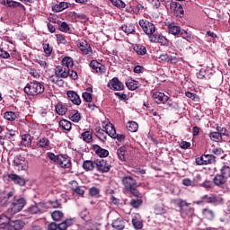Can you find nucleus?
<instances>
[{"label":"nucleus","mask_w":230,"mask_h":230,"mask_svg":"<svg viewBox=\"0 0 230 230\" xmlns=\"http://www.w3.org/2000/svg\"><path fill=\"white\" fill-rule=\"evenodd\" d=\"M8 204H11V206L7 209V215L8 217H13L19 211H22V208L26 206V199L24 198L15 199V195L11 191L4 194L0 200V206H8Z\"/></svg>","instance_id":"f257e3e1"},{"label":"nucleus","mask_w":230,"mask_h":230,"mask_svg":"<svg viewBox=\"0 0 230 230\" xmlns=\"http://www.w3.org/2000/svg\"><path fill=\"white\" fill-rule=\"evenodd\" d=\"M122 184L126 190V191H128V193H131L134 197H137L139 199L141 197V193L139 190H137V188H139V185L137 184V181L135 180L132 176H124L122 178Z\"/></svg>","instance_id":"f03ea898"},{"label":"nucleus","mask_w":230,"mask_h":230,"mask_svg":"<svg viewBox=\"0 0 230 230\" xmlns=\"http://www.w3.org/2000/svg\"><path fill=\"white\" fill-rule=\"evenodd\" d=\"M44 84H42V83L34 81L26 84L24 93L30 96H39V94L44 93Z\"/></svg>","instance_id":"7ed1b4c3"},{"label":"nucleus","mask_w":230,"mask_h":230,"mask_svg":"<svg viewBox=\"0 0 230 230\" xmlns=\"http://www.w3.org/2000/svg\"><path fill=\"white\" fill-rule=\"evenodd\" d=\"M55 75H58L60 78H67V76H70L72 80H78V74L76 72L64 66H57Z\"/></svg>","instance_id":"20e7f679"},{"label":"nucleus","mask_w":230,"mask_h":230,"mask_svg":"<svg viewBox=\"0 0 230 230\" xmlns=\"http://www.w3.org/2000/svg\"><path fill=\"white\" fill-rule=\"evenodd\" d=\"M0 220H7V223H5V229L7 230H21L22 227H24V222L22 220H14L10 221V217L8 216H2L0 217Z\"/></svg>","instance_id":"39448f33"},{"label":"nucleus","mask_w":230,"mask_h":230,"mask_svg":"<svg viewBox=\"0 0 230 230\" xmlns=\"http://www.w3.org/2000/svg\"><path fill=\"white\" fill-rule=\"evenodd\" d=\"M13 164L15 170H18V172H22V171L26 172V170H28L30 165L28 160H26V157L21 155H18L14 157Z\"/></svg>","instance_id":"423d86ee"},{"label":"nucleus","mask_w":230,"mask_h":230,"mask_svg":"<svg viewBox=\"0 0 230 230\" xmlns=\"http://www.w3.org/2000/svg\"><path fill=\"white\" fill-rule=\"evenodd\" d=\"M168 31L169 33H171V35H179L180 37H181V39H185V40H188V39H191V35L190 34V32L181 30V27L173 23L168 25Z\"/></svg>","instance_id":"0eeeda50"},{"label":"nucleus","mask_w":230,"mask_h":230,"mask_svg":"<svg viewBox=\"0 0 230 230\" xmlns=\"http://www.w3.org/2000/svg\"><path fill=\"white\" fill-rule=\"evenodd\" d=\"M49 209L48 204L44 202L35 203L27 208V212L31 215H42V213H46Z\"/></svg>","instance_id":"6e6552de"},{"label":"nucleus","mask_w":230,"mask_h":230,"mask_svg":"<svg viewBox=\"0 0 230 230\" xmlns=\"http://www.w3.org/2000/svg\"><path fill=\"white\" fill-rule=\"evenodd\" d=\"M104 130L110 137H112V139H118L119 142L125 141V135L123 134H117L116 133V128H114V125L111 123H108L104 127Z\"/></svg>","instance_id":"1a4fd4ad"},{"label":"nucleus","mask_w":230,"mask_h":230,"mask_svg":"<svg viewBox=\"0 0 230 230\" xmlns=\"http://www.w3.org/2000/svg\"><path fill=\"white\" fill-rule=\"evenodd\" d=\"M138 24L146 35H149L150 37L155 33V25H154V23L150 22L148 20L142 19L138 22Z\"/></svg>","instance_id":"9d476101"},{"label":"nucleus","mask_w":230,"mask_h":230,"mask_svg":"<svg viewBox=\"0 0 230 230\" xmlns=\"http://www.w3.org/2000/svg\"><path fill=\"white\" fill-rule=\"evenodd\" d=\"M7 181H9V182H13V184H17L18 186H24L26 184V180L15 173L7 174Z\"/></svg>","instance_id":"9b49d317"},{"label":"nucleus","mask_w":230,"mask_h":230,"mask_svg":"<svg viewBox=\"0 0 230 230\" xmlns=\"http://www.w3.org/2000/svg\"><path fill=\"white\" fill-rule=\"evenodd\" d=\"M108 87L112 91H123V89H125V85L119 81V79H118V77H113L108 83Z\"/></svg>","instance_id":"f8f14e48"},{"label":"nucleus","mask_w":230,"mask_h":230,"mask_svg":"<svg viewBox=\"0 0 230 230\" xmlns=\"http://www.w3.org/2000/svg\"><path fill=\"white\" fill-rule=\"evenodd\" d=\"M57 164L61 168H71V158L66 155H59Z\"/></svg>","instance_id":"ddd939ff"},{"label":"nucleus","mask_w":230,"mask_h":230,"mask_svg":"<svg viewBox=\"0 0 230 230\" xmlns=\"http://www.w3.org/2000/svg\"><path fill=\"white\" fill-rule=\"evenodd\" d=\"M95 166L99 172H102V173H107V172H109L111 168V163L105 159L97 161Z\"/></svg>","instance_id":"4468645a"},{"label":"nucleus","mask_w":230,"mask_h":230,"mask_svg":"<svg viewBox=\"0 0 230 230\" xmlns=\"http://www.w3.org/2000/svg\"><path fill=\"white\" fill-rule=\"evenodd\" d=\"M150 42H157L158 44H161L162 46H168L169 41L166 37L161 35V34H154L149 36Z\"/></svg>","instance_id":"2eb2a0df"},{"label":"nucleus","mask_w":230,"mask_h":230,"mask_svg":"<svg viewBox=\"0 0 230 230\" xmlns=\"http://www.w3.org/2000/svg\"><path fill=\"white\" fill-rule=\"evenodd\" d=\"M170 8L175 15H184V9L182 8V4L179 2L172 1L170 3Z\"/></svg>","instance_id":"dca6fc26"},{"label":"nucleus","mask_w":230,"mask_h":230,"mask_svg":"<svg viewBox=\"0 0 230 230\" xmlns=\"http://www.w3.org/2000/svg\"><path fill=\"white\" fill-rule=\"evenodd\" d=\"M153 100H155V103L161 104V103H166L168 102L169 97L164 94V93L161 92H155L153 93Z\"/></svg>","instance_id":"f3484780"},{"label":"nucleus","mask_w":230,"mask_h":230,"mask_svg":"<svg viewBox=\"0 0 230 230\" xmlns=\"http://www.w3.org/2000/svg\"><path fill=\"white\" fill-rule=\"evenodd\" d=\"M78 48L84 55H88V57L93 55V49L91 48V45L87 44V41L80 42Z\"/></svg>","instance_id":"a211bd4d"},{"label":"nucleus","mask_w":230,"mask_h":230,"mask_svg":"<svg viewBox=\"0 0 230 230\" xmlns=\"http://www.w3.org/2000/svg\"><path fill=\"white\" fill-rule=\"evenodd\" d=\"M67 97L74 105H80L82 103V100L80 99V96L76 94V92L68 91L67 92Z\"/></svg>","instance_id":"6ab92c4d"},{"label":"nucleus","mask_w":230,"mask_h":230,"mask_svg":"<svg viewBox=\"0 0 230 230\" xmlns=\"http://www.w3.org/2000/svg\"><path fill=\"white\" fill-rule=\"evenodd\" d=\"M93 150L95 152L96 155H98L99 157H108L109 156V150L102 148L98 145H93Z\"/></svg>","instance_id":"aec40b11"},{"label":"nucleus","mask_w":230,"mask_h":230,"mask_svg":"<svg viewBox=\"0 0 230 230\" xmlns=\"http://www.w3.org/2000/svg\"><path fill=\"white\" fill-rule=\"evenodd\" d=\"M90 67L93 69L96 73H104L105 72V66L102 65L96 60H92L90 63Z\"/></svg>","instance_id":"412c9836"},{"label":"nucleus","mask_w":230,"mask_h":230,"mask_svg":"<svg viewBox=\"0 0 230 230\" xmlns=\"http://www.w3.org/2000/svg\"><path fill=\"white\" fill-rule=\"evenodd\" d=\"M213 182L215 186L222 188V186L227 182V180L223 176V174H217L213 179Z\"/></svg>","instance_id":"4be33fe9"},{"label":"nucleus","mask_w":230,"mask_h":230,"mask_svg":"<svg viewBox=\"0 0 230 230\" xmlns=\"http://www.w3.org/2000/svg\"><path fill=\"white\" fill-rule=\"evenodd\" d=\"M195 213V208L187 207L181 210V218H190V217H193Z\"/></svg>","instance_id":"5701e85b"},{"label":"nucleus","mask_w":230,"mask_h":230,"mask_svg":"<svg viewBox=\"0 0 230 230\" xmlns=\"http://www.w3.org/2000/svg\"><path fill=\"white\" fill-rule=\"evenodd\" d=\"M62 66L60 67H65L66 69H69V67H73L75 66V62L73 61V58L66 57L61 61Z\"/></svg>","instance_id":"b1692460"},{"label":"nucleus","mask_w":230,"mask_h":230,"mask_svg":"<svg viewBox=\"0 0 230 230\" xmlns=\"http://www.w3.org/2000/svg\"><path fill=\"white\" fill-rule=\"evenodd\" d=\"M56 112L59 115V116H64L66 115V112H67V104H64L62 102H58L56 105Z\"/></svg>","instance_id":"393cba45"},{"label":"nucleus","mask_w":230,"mask_h":230,"mask_svg":"<svg viewBox=\"0 0 230 230\" xmlns=\"http://www.w3.org/2000/svg\"><path fill=\"white\" fill-rule=\"evenodd\" d=\"M49 81L52 84H55L56 85H58V87H64L65 82L63 79H61L60 75H58L50 76Z\"/></svg>","instance_id":"a878e982"},{"label":"nucleus","mask_w":230,"mask_h":230,"mask_svg":"<svg viewBox=\"0 0 230 230\" xmlns=\"http://www.w3.org/2000/svg\"><path fill=\"white\" fill-rule=\"evenodd\" d=\"M112 227L117 230L125 229V221L121 218H117L111 224Z\"/></svg>","instance_id":"bb28decb"},{"label":"nucleus","mask_w":230,"mask_h":230,"mask_svg":"<svg viewBox=\"0 0 230 230\" xmlns=\"http://www.w3.org/2000/svg\"><path fill=\"white\" fill-rule=\"evenodd\" d=\"M66 8H69V4L66 2H61L59 4H55L52 7L53 12H63V10H66Z\"/></svg>","instance_id":"cd10ccee"},{"label":"nucleus","mask_w":230,"mask_h":230,"mask_svg":"<svg viewBox=\"0 0 230 230\" xmlns=\"http://www.w3.org/2000/svg\"><path fill=\"white\" fill-rule=\"evenodd\" d=\"M83 168L86 172H91L96 168V163L91 160H86L83 163Z\"/></svg>","instance_id":"c85d7f7f"},{"label":"nucleus","mask_w":230,"mask_h":230,"mask_svg":"<svg viewBox=\"0 0 230 230\" xmlns=\"http://www.w3.org/2000/svg\"><path fill=\"white\" fill-rule=\"evenodd\" d=\"M121 30L124 33H127V35H130V33H134V31H136V27L132 23H127L121 26Z\"/></svg>","instance_id":"c756f323"},{"label":"nucleus","mask_w":230,"mask_h":230,"mask_svg":"<svg viewBox=\"0 0 230 230\" xmlns=\"http://www.w3.org/2000/svg\"><path fill=\"white\" fill-rule=\"evenodd\" d=\"M218 132H211L209 134V137L211 141H215L216 143H219V141H222V132L219 128H217Z\"/></svg>","instance_id":"7c9ffc66"},{"label":"nucleus","mask_w":230,"mask_h":230,"mask_svg":"<svg viewBox=\"0 0 230 230\" xmlns=\"http://www.w3.org/2000/svg\"><path fill=\"white\" fill-rule=\"evenodd\" d=\"M202 213L207 220H213L215 218V212L209 208H204Z\"/></svg>","instance_id":"2f4dec72"},{"label":"nucleus","mask_w":230,"mask_h":230,"mask_svg":"<svg viewBox=\"0 0 230 230\" xmlns=\"http://www.w3.org/2000/svg\"><path fill=\"white\" fill-rule=\"evenodd\" d=\"M127 128L129 132H137V128H139V125L136 121H128L127 123Z\"/></svg>","instance_id":"473e14b6"},{"label":"nucleus","mask_w":230,"mask_h":230,"mask_svg":"<svg viewBox=\"0 0 230 230\" xmlns=\"http://www.w3.org/2000/svg\"><path fill=\"white\" fill-rule=\"evenodd\" d=\"M51 217L55 222H58L64 218V213L60 210H55L51 213Z\"/></svg>","instance_id":"72a5a7b5"},{"label":"nucleus","mask_w":230,"mask_h":230,"mask_svg":"<svg viewBox=\"0 0 230 230\" xmlns=\"http://www.w3.org/2000/svg\"><path fill=\"white\" fill-rule=\"evenodd\" d=\"M69 226H73V220L72 219H66L59 225H58V229L59 230H66Z\"/></svg>","instance_id":"f704fd0d"},{"label":"nucleus","mask_w":230,"mask_h":230,"mask_svg":"<svg viewBox=\"0 0 230 230\" xmlns=\"http://www.w3.org/2000/svg\"><path fill=\"white\" fill-rule=\"evenodd\" d=\"M173 202L181 208V211H182V209H185L190 206V203H187L186 200L181 199H174Z\"/></svg>","instance_id":"c9c22d12"},{"label":"nucleus","mask_w":230,"mask_h":230,"mask_svg":"<svg viewBox=\"0 0 230 230\" xmlns=\"http://www.w3.org/2000/svg\"><path fill=\"white\" fill-rule=\"evenodd\" d=\"M59 127L63 130H71V122L67 119H62L59 121Z\"/></svg>","instance_id":"e433bc0d"},{"label":"nucleus","mask_w":230,"mask_h":230,"mask_svg":"<svg viewBox=\"0 0 230 230\" xmlns=\"http://www.w3.org/2000/svg\"><path fill=\"white\" fill-rule=\"evenodd\" d=\"M221 175H223V177L225 179H226V181H229L230 179V167L227 165H224L221 170Z\"/></svg>","instance_id":"4c0bfd02"},{"label":"nucleus","mask_w":230,"mask_h":230,"mask_svg":"<svg viewBox=\"0 0 230 230\" xmlns=\"http://www.w3.org/2000/svg\"><path fill=\"white\" fill-rule=\"evenodd\" d=\"M81 136L83 141H85V143H91L93 141V133H91V131H84Z\"/></svg>","instance_id":"58836bf2"},{"label":"nucleus","mask_w":230,"mask_h":230,"mask_svg":"<svg viewBox=\"0 0 230 230\" xmlns=\"http://www.w3.org/2000/svg\"><path fill=\"white\" fill-rule=\"evenodd\" d=\"M22 146H31V136L23 135L22 137Z\"/></svg>","instance_id":"ea45409f"},{"label":"nucleus","mask_w":230,"mask_h":230,"mask_svg":"<svg viewBox=\"0 0 230 230\" xmlns=\"http://www.w3.org/2000/svg\"><path fill=\"white\" fill-rule=\"evenodd\" d=\"M133 49L138 55H146V48L143 45H137L133 48Z\"/></svg>","instance_id":"a19ab883"},{"label":"nucleus","mask_w":230,"mask_h":230,"mask_svg":"<svg viewBox=\"0 0 230 230\" xmlns=\"http://www.w3.org/2000/svg\"><path fill=\"white\" fill-rule=\"evenodd\" d=\"M69 119L73 121L74 123H78L80 119H82V116L80 115V112L78 111H74L70 114Z\"/></svg>","instance_id":"79ce46f5"},{"label":"nucleus","mask_w":230,"mask_h":230,"mask_svg":"<svg viewBox=\"0 0 230 230\" xmlns=\"http://www.w3.org/2000/svg\"><path fill=\"white\" fill-rule=\"evenodd\" d=\"M126 85L129 91H136L137 89V83L132 79H128L126 81Z\"/></svg>","instance_id":"37998d69"},{"label":"nucleus","mask_w":230,"mask_h":230,"mask_svg":"<svg viewBox=\"0 0 230 230\" xmlns=\"http://www.w3.org/2000/svg\"><path fill=\"white\" fill-rule=\"evenodd\" d=\"M4 119L7 121H15L17 119V115L13 111H7L4 115Z\"/></svg>","instance_id":"c03bdc74"},{"label":"nucleus","mask_w":230,"mask_h":230,"mask_svg":"<svg viewBox=\"0 0 230 230\" xmlns=\"http://www.w3.org/2000/svg\"><path fill=\"white\" fill-rule=\"evenodd\" d=\"M89 195L91 197H93L94 199H100V197H101V195H100V189H98L96 187L90 188Z\"/></svg>","instance_id":"a18cd8bd"},{"label":"nucleus","mask_w":230,"mask_h":230,"mask_svg":"<svg viewBox=\"0 0 230 230\" xmlns=\"http://www.w3.org/2000/svg\"><path fill=\"white\" fill-rule=\"evenodd\" d=\"M203 158L205 164H213V163H215V159H217V157L213 155H203Z\"/></svg>","instance_id":"49530a36"},{"label":"nucleus","mask_w":230,"mask_h":230,"mask_svg":"<svg viewBox=\"0 0 230 230\" xmlns=\"http://www.w3.org/2000/svg\"><path fill=\"white\" fill-rule=\"evenodd\" d=\"M127 152V148L125 146L119 147L117 150V155L119 159V161H125V154Z\"/></svg>","instance_id":"de8ad7c7"},{"label":"nucleus","mask_w":230,"mask_h":230,"mask_svg":"<svg viewBox=\"0 0 230 230\" xmlns=\"http://www.w3.org/2000/svg\"><path fill=\"white\" fill-rule=\"evenodd\" d=\"M45 204L49 205V208H53L54 209H57V208H62V203L58 199L56 200H50Z\"/></svg>","instance_id":"09e8293b"},{"label":"nucleus","mask_w":230,"mask_h":230,"mask_svg":"<svg viewBox=\"0 0 230 230\" xmlns=\"http://www.w3.org/2000/svg\"><path fill=\"white\" fill-rule=\"evenodd\" d=\"M214 206H218V204H224V198L217 195L212 196V203Z\"/></svg>","instance_id":"8fccbe9b"},{"label":"nucleus","mask_w":230,"mask_h":230,"mask_svg":"<svg viewBox=\"0 0 230 230\" xmlns=\"http://www.w3.org/2000/svg\"><path fill=\"white\" fill-rule=\"evenodd\" d=\"M6 4L9 8H18L22 6V4L12 0H7Z\"/></svg>","instance_id":"3c124183"},{"label":"nucleus","mask_w":230,"mask_h":230,"mask_svg":"<svg viewBox=\"0 0 230 230\" xmlns=\"http://www.w3.org/2000/svg\"><path fill=\"white\" fill-rule=\"evenodd\" d=\"M38 146L40 148H46L47 146H49V140L46 137L40 139Z\"/></svg>","instance_id":"603ef678"},{"label":"nucleus","mask_w":230,"mask_h":230,"mask_svg":"<svg viewBox=\"0 0 230 230\" xmlns=\"http://www.w3.org/2000/svg\"><path fill=\"white\" fill-rule=\"evenodd\" d=\"M111 3L113 4V6H117V8H125L127 4H125V2L121 0H110Z\"/></svg>","instance_id":"864d4df0"},{"label":"nucleus","mask_w":230,"mask_h":230,"mask_svg":"<svg viewBox=\"0 0 230 230\" xmlns=\"http://www.w3.org/2000/svg\"><path fill=\"white\" fill-rule=\"evenodd\" d=\"M129 204L132 206V208H137L139 206H141V204H143V200L141 199H131Z\"/></svg>","instance_id":"5fc2aeb1"},{"label":"nucleus","mask_w":230,"mask_h":230,"mask_svg":"<svg viewBox=\"0 0 230 230\" xmlns=\"http://www.w3.org/2000/svg\"><path fill=\"white\" fill-rule=\"evenodd\" d=\"M43 49L47 57H49L53 53V48L49 46V43L43 44Z\"/></svg>","instance_id":"6e6d98bb"},{"label":"nucleus","mask_w":230,"mask_h":230,"mask_svg":"<svg viewBox=\"0 0 230 230\" xmlns=\"http://www.w3.org/2000/svg\"><path fill=\"white\" fill-rule=\"evenodd\" d=\"M200 182H202V176H200V174H197L192 180V184L193 186H200Z\"/></svg>","instance_id":"4d7b16f0"},{"label":"nucleus","mask_w":230,"mask_h":230,"mask_svg":"<svg viewBox=\"0 0 230 230\" xmlns=\"http://www.w3.org/2000/svg\"><path fill=\"white\" fill-rule=\"evenodd\" d=\"M60 31H65V33H67L71 29L69 28V24L67 22H63L59 26Z\"/></svg>","instance_id":"13d9d810"},{"label":"nucleus","mask_w":230,"mask_h":230,"mask_svg":"<svg viewBox=\"0 0 230 230\" xmlns=\"http://www.w3.org/2000/svg\"><path fill=\"white\" fill-rule=\"evenodd\" d=\"M83 99H84V102H86L87 103H90V102H93V95H92L90 93L84 92V93H83Z\"/></svg>","instance_id":"bf43d9fd"},{"label":"nucleus","mask_w":230,"mask_h":230,"mask_svg":"<svg viewBox=\"0 0 230 230\" xmlns=\"http://www.w3.org/2000/svg\"><path fill=\"white\" fill-rule=\"evenodd\" d=\"M132 224H133L135 229H142L143 228V222H141L137 219H133Z\"/></svg>","instance_id":"052dcab7"},{"label":"nucleus","mask_w":230,"mask_h":230,"mask_svg":"<svg viewBox=\"0 0 230 230\" xmlns=\"http://www.w3.org/2000/svg\"><path fill=\"white\" fill-rule=\"evenodd\" d=\"M213 195H214V194H210V195L206 194V195H204V196L201 198V199H202V200H205V202H207V204H211L212 201H213Z\"/></svg>","instance_id":"680f3d73"},{"label":"nucleus","mask_w":230,"mask_h":230,"mask_svg":"<svg viewBox=\"0 0 230 230\" xmlns=\"http://www.w3.org/2000/svg\"><path fill=\"white\" fill-rule=\"evenodd\" d=\"M197 76L199 80H204V78H206V69L201 68L197 74Z\"/></svg>","instance_id":"e2e57ef3"},{"label":"nucleus","mask_w":230,"mask_h":230,"mask_svg":"<svg viewBox=\"0 0 230 230\" xmlns=\"http://www.w3.org/2000/svg\"><path fill=\"white\" fill-rule=\"evenodd\" d=\"M47 155H48L49 159H50V161H53L57 164V163L58 162V156L55 155V154L50 153V152L48 153Z\"/></svg>","instance_id":"0e129e2a"},{"label":"nucleus","mask_w":230,"mask_h":230,"mask_svg":"<svg viewBox=\"0 0 230 230\" xmlns=\"http://www.w3.org/2000/svg\"><path fill=\"white\" fill-rule=\"evenodd\" d=\"M158 58L161 62H170V56L168 54H162Z\"/></svg>","instance_id":"69168bd1"},{"label":"nucleus","mask_w":230,"mask_h":230,"mask_svg":"<svg viewBox=\"0 0 230 230\" xmlns=\"http://www.w3.org/2000/svg\"><path fill=\"white\" fill-rule=\"evenodd\" d=\"M0 57L2 58H10V54L8 53V51H5L3 49H0Z\"/></svg>","instance_id":"338daca9"},{"label":"nucleus","mask_w":230,"mask_h":230,"mask_svg":"<svg viewBox=\"0 0 230 230\" xmlns=\"http://www.w3.org/2000/svg\"><path fill=\"white\" fill-rule=\"evenodd\" d=\"M73 190L75 193H77V195H84V193H85L84 187H76L75 189H73Z\"/></svg>","instance_id":"774afa93"}]
</instances>
